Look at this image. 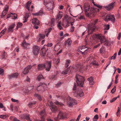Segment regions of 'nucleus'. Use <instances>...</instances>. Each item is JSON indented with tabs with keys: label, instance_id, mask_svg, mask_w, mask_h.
<instances>
[{
	"label": "nucleus",
	"instance_id": "1",
	"mask_svg": "<svg viewBox=\"0 0 121 121\" xmlns=\"http://www.w3.org/2000/svg\"><path fill=\"white\" fill-rule=\"evenodd\" d=\"M84 8L85 13L88 14V16L90 15L91 14L94 15L95 14V12H98L99 11V9L98 8H90V5L87 3L84 4Z\"/></svg>",
	"mask_w": 121,
	"mask_h": 121
},
{
	"label": "nucleus",
	"instance_id": "2",
	"mask_svg": "<svg viewBox=\"0 0 121 121\" xmlns=\"http://www.w3.org/2000/svg\"><path fill=\"white\" fill-rule=\"evenodd\" d=\"M71 17L68 15H65L63 18V22L62 24V26L65 28H66L69 26V22L72 19Z\"/></svg>",
	"mask_w": 121,
	"mask_h": 121
},
{
	"label": "nucleus",
	"instance_id": "3",
	"mask_svg": "<svg viewBox=\"0 0 121 121\" xmlns=\"http://www.w3.org/2000/svg\"><path fill=\"white\" fill-rule=\"evenodd\" d=\"M76 81L78 86H83L85 80L82 76L77 75L76 77Z\"/></svg>",
	"mask_w": 121,
	"mask_h": 121
},
{
	"label": "nucleus",
	"instance_id": "4",
	"mask_svg": "<svg viewBox=\"0 0 121 121\" xmlns=\"http://www.w3.org/2000/svg\"><path fill=\"white\" fill-rule=\"evenodd\" d=\"M93 37L94 39H99L100 40L101 43H102L103 42L106 41V40L104 36L100 34H94Z\"/></svg>",
	"mask_w": 121,
	"mask_h": 121
},
{
	"label": "nucleus",
	"instance_id": "5",
	"mask_svg": "<svg viewBox=\"0 0 121 121\" xmlns=\"http://www.w3.org/2000/svg\"><path fill=\"white\" fill-rule=\"evenodd\" d=\"M67 104L69 106L72 107L73 105L77 104V102L75 100L69 97L67 99Z\"/></svg>",
	"mask_w": 121,
	"mask_h": 121
},
{
	"label": "nucleus",
	"instance_id": "6",
	"mask_svg": "<svg viewBox=\"0 0 121 121\" xmlns=\"http://www.w3.org/2000/svg\"><path fill=\"white\" fill-rule=\"evenodd\" d=\"M47 87V84L44 83H41L37 88L38 91L43 92L45 91Z\"/></svg>",
	"mask_w": 121,
	"mask_h": 121
},
{
	"label": "nucleus",
	"instance_id": "7",
	"mask_svg": "<svg viewBox=\"0 0 121 121\" xmlns=\"http://www.w3.org/2000/svg\"><path fill=\"white\" fill-rule=\"evenodd\" d=\"M105 21H111L112 22H114L115 20L114 16V15H111L109 14H108L106 16L104 19Z\"/></svg>",
	"mask_w": 121,
	"mask_h": 121
},
{
	"label": "nucleus",
	"instance_id": "8",
	"mask_svg": "<svg viewBox=\"0 0 121 121\" xmlns=\"http://www.w3.org/2000/svg\"><path fill=\"white\" fill-rule=\"evenodd\" d=\"M40 48L37 46H34L33 47V52L34 54L36 56L38 55L39 52Z\"/></svg>",
	"mask_w": 121,
	"mask_h": 121
},
{
	"label": "nucleus",
	"instance_id": "9",
	"mask_svg": "<svg viewBox=\"0 0 121 121\" xmlns=\"http://www.w3.org/2000/svg\"><path fill=\"white\" fill-rule=\"evenodd\" d=\"M50 104L51 105L50 106V108L52 112H53L55 113L58 110V108L57 106L52 104V103L51 102H50Z\"/></svg>",
	"mask_w": 121,
	"mask_h": 121
},
{
	"label": "nucleus",
	"instance_id": "10",
	"mask_svg": "<svg viewBox=\"0 0 121 121\" xmlns=\"http://www.w3.org/2000/svg\"><path fill=\"white\" fill-rule=\"evenodd\" d=\"M45 68V65L44 64H40L37 65V69L39 71L42 70Z\"/></svg>",
	"mask_w": 121,
	"mask_h": 121
},
{
	"label": "nucleus",
	"instance_id": "11",
	"mask_svg": "<svg viewBox=\"0 0 121 121\" xmlns=\"http://www.w3.org/2000/svg\"><path fill=\"white\" fill-rule=\"evenodd\" d=\"M65 114L61 111H60L58 114L57 115V118L56 120H57V119H63L65 117Z\"/></svg>",
	"mask_w": 121,
	"mask_h": 121
},
{
	"label": "nucleus",
	"instance_id": "12",
	"mask_svg": "<svg viewBox=\"0 0 121 121\" xmlns=\"http://www.w3.org/2000/svg\"><path fill=\"white\" fill-rule=\"evenodd\" d=\"M46 64L47 65L46 67H45L46 71H49L50 70L52 65L51 61H48L47 62Z\"/></svg>",
	"mask_w": 121,
	"mask_h": 121
},
{
	"label": "nucleus",
	"instance_id": "13",
	"mask_svg": "<svg viewBox=\"0 0 121 121\" xmlns=\"http://www.w3.org/2000/svg\"><path fill=\"white\" fill-rule=\"evenodd\" d=\"M40 115L41 116V120H37L36 121H44L45 119L44 118V117L45 115V111L44 110L40 112Z\"/></svg>",
	"mask_w": 121,
	"mask_h": 121
},
{
	"label": "nucleus",
	"instance_id": "14",
	"mask_svg": "<svg viewBox=\"0 0 121 121\" xmlns=\"http://www.w3.org/2000/svg\"><path fill=\"white\" fill-rule=\"evenodd\" d=\"M32 67V66L31 65H29L27 66L24 69V71L23 72V73H22V74H26L28 73L29 72V70Z\"/></svg>",
	"mask_w": 121,
	"mask_h": 121
},
{
	"label": "nucleus",
	"instance_id": "15",
	"mask_svg": "<svg viewBox=\"0 0 121 121\" xmlns=\"http://www.w3.org/2000/svg\"><path fill=\"white\" fill-rule=\"evenodd\" d=\"M9 7L8 6L5 7L4 10L3 11L1 17L3 18L7 13L8 11Z\"/></svg>",
	"mask_w": 121,
	"mask_h": 121
},
{
	"label": "nucleus",
	"instance_id": "16",
	"mask_svg": "<svg viewBox=\"0 0 121 121\" xmlns=\"http://www.w3.org/2000/svg\"><path fill=\"white\" fill-rule=\"evenodd\" d=\"M19 74L17 73H15L12 74L11 75L8 76V78L10 79L13 78H17Z\"/></svg>",
	"mask_w": 121,
	"mask_h": 121
},
{
	"label": "nucleus",
	"instance_id": "17",
	"mask_svg": "<svg viewBox=\"0 0 121 121\" xmlns=\"http://www.w3.org/2000/svg\"><path fill=\"white\" fill-rule=\"evenodd\" d=\"M32 23L35 25H39V21L36 18H34L32 20Z\"/></svg>",
	"mask_w": 121,
	"mask_h": 121
},
{
	"label": "nucleus",
	"instance_id": "18",
	"mask_svg": "<svg viewBox=\"0 0 121 121\" xmlns=\"http://www.w3.org/2000/svg\"><path fill=\"white\" fill-rule=\"evenodd\" d=\"M76 69L77 71H81L82 70V69H83V66H81L79 64H78L76 66Z\"/></svg>",
	"mask_w": 121,
	"mask_h": 121
},
{
	"label": "nucleus",
	"instance_id": "19",
	"mask_svg": "<svg viewBox=\"0 0 121 121\" xmlns=\"http://www.w3.org/2000/svg\"><path fill=\"white\" fill-rule=\"evenodd\" d=\"M15 25V24L14 23L9 26V27L8 29V32H13V29L14 28Z\"/></svg>",
	"mask_w": 121,
	"mask_h": 121
},
{
	"label": "nucleus",
	"instance_id": "20",
	"mask_svg": "<svg viewBox=\"0 0 121 121\" xmlns=\"http://www.w3.org/2000/svg\"><path fill=\"white\" fill-rule=\"evenodd\" d=\"M114 4V3H112L109 4L108 6H106L105 8L107 10H109L113 8Z\"/></svg>",
	"mask_w": 121,
	"mask_h": 121
},
{
	"label": "nucleus",
	"instance_id": "21",
	"mask_svg": "<svg viewBox=\"0 0 121 121\" xmlns=\"http://www.w3.org/2000/svg\"><path fill=\"white\" fill-rule=\"evenodd\" d=\"M87 80L89 82V84L90 85H92L94 84V82L93 81V77H90V78H88Z\"/></svg>",
	"mask_w": 121,
	"mask_h": 121
},
{
	"label": "nucleus",
	"instance_id": "22",
	"mask_svg": "<svg viewBox=\"0 0 121 121\" xmlns=\"http://www.w3.org/2000/svg\"><path fill=\"white\" fill-rule=\"evenodd\" d=\"M95 29L94 27H93L91 26H89V27L88 28L89 34H91L94 30Z\"/></svg>",
	"mask_w": 121,
	"mask_h": 121
},
{
	"label": "nucleus",
	"instance_id": "23",
	"mask_svg": "<svg viewBox=\"0 0 121 121\" xmlns=\"http://www.w3.org/2000/svg\"><path fill=\"white\" fill-rule=\"evenodd\" d=\"M62 12L59 11L57 15L56 19L57 20H59V19H61L62 16V14H61Z\"/></svg>",
	"mask_w": 121,
	"mask_h": 121
},
{
	"label": "nucleus",
	"instance_id": "24",
	"mask_svg": "<svg viewBox=\"0 0 121 121\" xmlns=\"http://www.w3.org/2000/svg\"><path fill=\"white\" fill-rule=\"evenodd\" d=\"M11 15H12L14 17V19H15L17 18V15L16 14L14 13L13 14L11 13H10L9 14L7 15V18H9L11 16H12Z\"/></svg>",
	"mask_w": 121,
	"mask_h": 121
},
{
	"label": "nucleus",
	"instance_id": "25",
	"mask_svg": "<svg viewBox=\"0 0 121 121\" xmlns=\"http://www.w3.org/2000/svg\"><path fill=\"white\" fill-rule=\"evenodd\" d=\"M29 44V43H26L25 40H24L22 44V46L24 48H26L27 46Z\"/></svg>",
	"mask_w": 121,
	"mask_h": 121
},
{
	"label": "nucleus",
	"instance_id": "26",
	"mask_svg": "<svg viewBox=\"0 0 121 121\" xmlns=\"http://www.w3.org/2000/svg\"><path fill=\"white\" fill-rule=\"evenodd\" d=\"M29 16V14L28 13H26V14L25 17H24V21H23L24 23L26 22L27 20V19L28 18V17Z\"/></svg>",
	"mask_w": 121,
	"mask_h": 121
},
{
	"label": "nucleus",
	"instance_id": "27",
	"mask_svg": "<svg viewBox=\"0 0 121 121\" xmlns=\"http://www.w3.org/2000/svg\"><path fill=\"white\" fill-rule=\"evenodd\" d=\"M23 117L24 118H26L27 120L31 121L30 119L29 116L28 114H24L23 115Z\"/></svg>",
	"mask_w": 121,
	"mask_h": 121
},
{
	"label": "nucleus",
	"instance_id": "28",
	"mask_svg": "<svg viewBox=\"0 0 121 121\" xmlns=\"http://www.w3.org/2000/svg\"><path fill=\"white\" fill-rule=\"evenodd\" d=\"M90 64L94 66H98L99 65L98 62L95 60L91 62Z\"/></svg>",
	"mask_w": 121,
	"mask_h": 121
},
{
	"label": "nucleus",
	"instance_id": "29",
	"mask_svg": "<svg viewBox=\"0 0 121 121\" xmlns=\"http://www.w3.org/2000/svg\"><path fill=\"white\" fill-rule=\"evenodd\" d=\"M72 43V41L69 39H68L65 41V44L66 45H67L69 46Z\"/></svg>",
	"mask_w": 121,
	"mask_h": 121
},
{
	"label": "nucleus",
	"instance_id": "30",
	"mask_svg": "<svg viewBox=\"0 0 121 121\" xmlns=\"http://www.w3.org/2000/svg\"><path fill=\"white\" fill-rule=\"evenodd\" d=\"M36 102L35 101L30 102L28 104L29 107L30 108L32 107L34 105L36 104Z\"/></svg>",
	"mask_w": 121,
	"mask_h": 121
},
{
	"label": "nucleus",
	"instance_id": "31",
	"mask_svg": "<svg viewBox=\"0 0 121 121\" xmlns=\"http://www.w3.org/2000/svg\"><path fill=\"white\" fill-rule=\"evenodd\" d=\"M70 67H69L67 68L65 70L63 71L62 72V73L64 74H67L68 73V72L70 70Z\"/></svg>",
	"mask_w": 121,
	"mask_h": 121
},
{
	"label": "nucleus",
	"instance_id": "32",
	"mask_svg": "<svg viewBox=\"0 0 121 121\" xmlns=\"http://www.w3.org/2000/svg\"><path fill=\"white\" fill-rule=\"evenodd\" d=\"M34 96L36 97L39 101H41L42 100V97L39 95L35 94L34 95Z\"/></svg>",
	"mask_w": 121,
	"mask_h": 121
},
{
	"label": "nucleus",
	"instance_id": "33",
	"mask_svg": "<svg viewBox=\"0 0 121 121\" xmlns=\"http://www.w3.org/2000/svg\"><path fill=\"white\" fill-rule=\"evenodd\" d=\"M70 63V60H67L65 64V68H66L68 67L69 66Z\"/></svg>",
	"mask_w": 121,
	"mask_h": 121
},
{
	"label": "nucleus",
	"instance_id": "34",
	"mask_svg": "<svg viewBox=\"0 0 121 121\" xmlns=\"http://www.w3.org/2000/svg\"><path fill=\"white\" fill-rule=\"evenodd\" d=\"M31 1H29L27 3V5L26 6V8L28 10H30V5Z\"/></svg>",
	"mask_w": 121,
	"mask_h": 121
},
{
	"label": "nucleus",
	"instance_id": "35",
	"mask_svg": "<svg viewBox=\"0 0 121 121\" xmlns=\"http://www.w3.org/2000/svg\"><path fill=\"white\" fill-rule=\"evenodd\" d=\"M7 30V28H5V29L3 30L0 33V35L2 36L5 33V32Z\"/></svg>",
	"mask_w": 121,
	"mask_h": 121
},
{
	"label": "nucleus",
	"instance_id": "36",
	"mask_svg": "<svg viewBox=\"0 0 121 121\" xmlns=\"http://www.w3.org/2000/svg\"><path fill=\"white\" fill-rule=\"evenodd\" d=\"M55 104L58 106H61L64 105L61 103H60L58 101H56L54 102Z\"/></svg>",
	"mask_w": 121,
	"mask_h": 121
},
{
	"label": "nucleus",
	"instance_id": "37",
	"mask_svg": "<svg viewBox=\"0 0 121 121\" xmlns=\"http://www.w3.org/2000/svg\"><path fill=\"white\" fill-rule=\"evenodd\" d=\"M84 95V93L82 91H80L79 92H78V95L77 97H81Z\"/></svg>",
	"mask_w": 121,
	"mask_h": 121
},
{
	"label": "nucleus",
	"instance_id": "38",
	"mask_svg": "<svg viewBox=\"0 0 121 121\" xmlns=\"http://www.w3.org/2000/svg\"><path fill=\"white\" fill-rule=\"evenodd\" d=\"M44 78L43 77V76L41 74L38 77L37 79L39 81L42 79H44Z\"/></svg>",
	"mask_w": 121,
	"mask_h": 121
},
{
	"label": "nucleus",
	"instance_id": "39",
	"mask_svg": "<svg viewBox=\"0 0 121 121\" xmlns=\"http://www.w3.org/2000/svg\"><path fill=\"white\" fill-rule=\"evenodd\" d=\"M57 26L59 29L61 30L63 29V28L61 26V22H58Z\"/></svg>",
	"mask_w": 121,
	"mask_h": 121
},
{
	"label": "nucleus",
	"instance_id": "40",
	"mask_svg": "<svg viewBox=\"0 0 121 121\" xmlns=\"http://www.w3.org/2000/svg\"><path fill=\"white\" fill-rule=\"evenodd\" d=\"M22 25V24L21 23L18 22L17 23L16 29L18 30L19 28L21 27Z\"/></svg>",
	"mask_w": 121,
	"mask_h": 121
},
{
	"label": "nucleus",
	"instance_id": "41",
	"mask_svg": "<svg viewBox=\"0 0 121 121\" xmlns=\"http://www.w3.org/2000/svg\"><path fill=\"white\" fill-rule=\"evenodd\" d=\"M39 35L40 37V38H39V41L44 39L45 37V35L43 34H40Z\"/></svg>",
	"mask_w": 121,
	"mask_h": 121
},
{
	"label": "nucleus",
	"instance_id": "42",
	"mask_svg": "<svg viewBox=\"0 0 121 121\" xmlns=\"http://www.w3.org/2000/svg\"><path fill=\"white\" fill-rule=\"evenodd\" d=\"M54 21L55 20L54 18L52 19L51 22V26L52 27L54 26L55 24Z\"/></svg>",
	"mask_w": 121,
	"mask_h": 121
},
{
	"label": "nucleus",
	"instance_id": "43",
	"mask_svg": "<svg viewBox=\"0 0 121 121\" xmlns=\"http://www.w3.org/2000/svg\"><path fill=\"white\" fill-rule=\"evenodd\" d=\"M120 108L118 107L117 108V111L116 113V114L117 116H119L120 113Z\"/></svg>",
	"mask_w": 121,
	"mask_h": 121
},
{
	"label": "nucleus",
	"instance_id": "44",
	"mask_svg": "<svg viewBox=\"0 0 121 121\" xmlns=\"http://www.w3.org/2000/svg\"><path fill=\"white\" fill-rule=\"evenodd\" d=\"M42 14V11H39L38 13H33V15H41Z\"/></svg>",
	"mask_w": 121,
	"mask_h": 121
},
{
	"label": "nucleus",
	"instance_id": "45",
	"mask_svg": "<svg viewBox=\"0 0 121 121\" xmlns=\"http://www.w3.org/2000/svg\"><path fill=\"white\" fill-rule=\"evenodd\" d=\"M46 50H45L43 51L42 52H41V55L43 56H44L46 55Z\"/></svg>",
	"mask_w": 121,
	"mask_h": 121
},
{
	"label": "nucleus",
	"instance_id": "46",
	"mask_svg": "<svg viewBox=\"0 0 121 121\" xmlns=\"http://www.w3.org/2000/svg\"><path fill=\"white\" fill-rule=\"evenodd\" d=\"M117 55V53H115L111 57V59H115Z\"/></svg>",
	"mask_w": 121,
	"mask_h": 121
},
{
	"label": "nucleus",
	"instance_id": "47",
	"mask_svg": "<svg viewBox=\"0 0 121 121\" xmlns=\"http://www.w3.org/2000/svg\"><path fill=\"white\" fill-rule=\"evenodd\" d=\"M116 86H115L114 88H113L111 90V92H112V93H113L116 90Z\"/></svg>",
	"mask_w": 121,
	"mask_h": 121
},
{
	"label": "nucleus",
	"instance_id": "48",
	"mask_svg": "<svg viewBox=\"0 0 121 121\" xmlns=\"http://www.w3.org/2000/svg\"><path fill=\"white\" fill-rule=\"evenodd\" d=\"M11 100L13 102H16L17 103H18V100L14 99L13 98H11Z\"/></svg>",
	"mask_w": 121,
	"mask_h": 121
},
{
	"label": "nucleus",
	"instance_id": "49",
	"mask_svg": "<svg viewBox=\"0 0 121 121\" xmlns=\"http://www.w3.org/2000/svg\"><path fill=\"white\" fill-rule=\"evenodd\" d=\"M117 98V97H114L111 100H110V101L111 103H112L115 100H116Z\"/></svg>",
	"mask_w": 121,
	"mask_h": 121
},
{
	"label": "nucleus",
	"instance_id": "50",
	"mask_svg": "<svg viewBox=\"0 0 121 121\" xmlns=\"http://www.w3.org/2000/svg\"><path fill=\"white\" fill-rule=\"evenodd\" d=\"M90 67V65H88L87 66H86V67H85V69L84 70H86L87 69H89V68Z\"/></svg>",
	"mask_w": 121,
	"mask_h": 121
},
{
	"label": "nucleus",
	"instance_id": "51",
	"mask_svg": "<svg viewBox=\"0 0 121 121\" xmlns=\"http://www.w3.org/2000/svg\"><path fill=\"white\" fill-rule=\"evenodd\" d=\"M5 52L4 51V53H3L2 56V57L3 59H5Z\"/></svg>",
	"mask_w": 121,
	"mask_h": 121
},
{
	"label": "nucleus",
	"instance_id": "52",
	"mask_svg": "<svg viewBox=\"0 0 121 121\" xmlns=\"http://www.w3.org/2000/svg\"><path fill=\"white\" fill-rule=\"evenodd\" d=\"M76 84L75 82H74V86L73 88V91H75L76 90Z\"/></svg>",
	"mask_w": 121,
	"mask_h": 121
},
{
	"label": "nucleus",
	"instance_id": "53",
	"mask_svg": "<svg viewBox=\"0 0 121 121\" xmlns=\"http://www.w3.org/2000/svg\"><path fill=\"white\" fill-rule=\"evenodd\" d=\"M93 118L95 119L96 120H97L99 118V116L97 115L96 114L94 116Z\"/></svg>",
	"mask_w": 121,
	"mask_h": 121
},
{
	"label": "nucleus",
	"instance_id": "54",
	"mask_svg": "<svg viewBox=\"0 0 121 121\" xmlns=\"http://www.w3.org/2000/svg\"><path fill=\"white\" fill-rule=\"evenodd\" d=\"M6 117V116L4 115H0V118H5Z\"/></svg>",
	"mask_w": 121,
	"mask_h": 121
},
{
	"label": "nucleus",
	"instance_id": "55",
	"mask_svg": "<svg viewBox=\"0 0 121 121\" xmlns=\"http://www.w3.org/2000/svg\"><path fill=\"white\" fill-rule=\"evenodd\" d=\"M4 72V71L3 69L0 68V75L2 74Z\"/></svg>",
	"mask_w": 121,
	"mask_h": 121
},
{
	"label": "nucleus",
	"instance_id": "56",
	"mask_svg": "<svg viewBox=\"0 0 121 121\" xmlns=\"http://www.w3.org/2000/svg\"><path fill=\"white\" fill-rule=\"evenodd\" d=\"M52 44L51 43H48L47 45V46L48 47H52Z\"/></svg>",
	"mask_w": 121,
	"mask_h": 121
},
{
	"label": "nucleus",
	"instance_id": "57",
	"mask_svg": "<svg viewBox=\"0 0 121 121\" xmlns=\"http://www.w3.org/2000/svg\"><path fill=\"white\" fill-rule=\"evenodd\" d=\"M109 25H107L105 28V30H108L109 29Z\"/></svg>",
	"mask_w": 121,
	"mask_h": 121
},
{
	"label": "nucleus",
	"instance_id": "58",
	"mask_svg": "<svg viewBox=\"0 0 121 121\" xmlns=\"http://www.w3.org/2000/svg\"><path fill=\"white\" fill-rule=\"evenodd\" d=\"M74 27L73 26H71V31L72 32H73L74 31Z\"/></svg>",
	"mask_w": 121,
	"mask_h": 121
},
{
	"label": "nucleus",
	"instance_id": "59",
	"mask_svg": "<svg viewBox=\"0 0 121 121\" xmlns=\"http://www.w3.org/2000/svg\"><path fill=\"white\" fill-rule=\"evenodd\" d=\"M61 83L60 82H59L56 85V87H58L60 86L61 85Z\"/></svg>",
	"mask_w": 121,
	"mask_h": 121
},
{
	"label": "nucleus",
	"instance_id": "60",
	"mask_svg": "<svg viewBox=\"0 0 121 121\" xmlns=\"http://www.w3.org/2000/svg\"><path fill=\"white\" fill-rule=\"evenodd\" d=\"M78 92L75 91L74 92V96L77 97L78 95Z\"/></svg>",
	"mask_w": 121,
	"mask_h": 121
},
{
	"label": "nucleus",
	"instance_id": "61",
	"mask_svg": "<svg viewBox=\"0 0 121 121\" xmlns=\"http://www.w3.org/2000/svg\"><path fill=\"white\" fill-rule=\"evenodd\" d=\"M121 36V33H120L118 34V35L117 37V39L119 40H120V37Z\"/></svg>",
	"mask_w": 121,
	"mask_h": 121
},
{
	"label": "nucleus",
	"instance_id": "62",
	"mask_svg": "<svg viewBox=\"0 0 121 121\" xmlns=\"http://www.w3.org/2000/svg\"><path fill=\"white\" fill-rule=\"evenodd\" d=\"M60 60L59 58H58L57 59L56 62V64L57 65L58 63H59L60 61Z\"/></svg>",
	"mask_w": 121,
	"mask_h": 121
},
{
	"label": "nucleus",
	"instance_id": "63",
	"mask_svg": "<svg viewBox=\"0 0 121 121\" xmlns=\"http://www.w3.org/2000/svg\"><path fill=\"white\" fill-rule=\"evenodd\" d=\"M13 121H20L18 120L17 118H13Z\"/></svg>",
	"mask_w": 121,
	"mask_h": 121
},
{
	"label": "nucleus",
	"instance_id": "64",
	"mask_svg": "<svg viewBox=\"0 0 121 121\" xmlns=\"http://www.w3.org/2000/svg\"><path fill=\"white\" fill-rule=\"evenodd\" d=\"M81 115L80 114L79 115H78V117H77V120H78V121L79 120V119H80V117H81Z\"/></svg>",
	"mask_w": 121,
	"mask_h": 121
}]
</instances>
